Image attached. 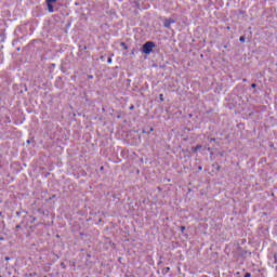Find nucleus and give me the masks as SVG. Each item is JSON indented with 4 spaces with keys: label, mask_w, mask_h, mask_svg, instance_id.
<instances>
[{
    "label": "nucleus",
    "mask_w": 277,
    "mask_h": 277,
    "mask_svg": "<svg viewBox=\"0 0 277 277\" xmlns=\"http://www.w3.org/2000/svg\"><path fill=\"white\" fill-rule=\"evenodd\" d=\"M245 277H252V274L246 273V274H245Z\"/></svg>",
    "instance_id": "f8f14e48"
},
{
    "label": "nucleus",
    "mask_w": 277,
    "mask_h": 277,
    "mask_svg": "<svg viewBox=\"0 0 277 277\" xmlns=\"http://www.w3.org/2000/svg\"><path fill=\"white\" fill-rule=\"evenodd\" d=\"M200 148H202V145L198 144L195 147H192L193 153H198V150H200Z\"/></svg>",
    "instance_id": "7ed1b4c3"
},
{
    "label": "nucleus",
    "mask_w": 277,
    "mask_h": 277,
    "mask_svg": "<svg viewBox=\"0 0 277 277\" xmlns=\"http://www.w3.org/2000/svg\"><path fill=\"white\" fill-rule=\"evenodd\" d=\"M181 232L185 233V226H181Z\"/></svg>",
    "instance_id": "ddd939ff"
},
{
    "label": "nucleus",
    "mask_w": 277,
    "mask_h": 277,
    "mask_svg": "<svg viewBox=\"0 0 277 277\" xmlns=\"http://www.w3.org/2000/svg\"><path fill=\"white\" fill-rule=\"evenodd\" d=\"M101 170H103V167H101Z\"/></svg>",
    "instance_id": "c756f323"
},
{
    "label": "nucleus",
    "mask_w": 277,
    "mask_h": 277,
    "mask_svg": "<svg viewBox=\"0 0 277 277\" xmlns=\"http://www.w3.org/2000/svg\"><path fill=\"white\" fill-rule=\"evenodd\" d=\"M27 144H31V142H30V141H27Z\"/></svg>",
    "instance_id": "c85d7f7f"
},
{
    "label": "nucleus",
    "mask_w": 277,
    "mask_h": 277,
    "mask_svg": "<svg viewBox=\"0 0 277 277\" xmlns=\"http://www.w3.org/2000/svg\"><path fill=\"white\" fill-rule=\"evenodd\" d=\"M120 47H122V49H124L126 51L129 50V45H127L124 42H121Z\"/></svg>",
    "instance_id": "39448f33"
},
{
    "label": "nucleus",
    "mask_w": 277,
    "mask_h": 277,
    "mask_svg": "<svg viewBox=\"0 0 277 277\" xmlns=\"http://www.w3.org/2000/svg\"><path fill=\"white\" fill-rule=\"evenodd\" d=\"M174 18H166L163 22V27H166V29H170L171 25H174Z\"/></svg>",
    "instance_id": "f03ea898"
},
{
    "label": "nucleus",
    "mask_w": 277,
    "mask_h": 277,
    "mask_svg": "<svg viewBox=\"0 0 277 277\" xmlns=\"http://www.w3.org/2000/svg\"><path fill=\"white\" fill-rule=\"evenodd\" d=\"M215 166H216L217 172H220V170H222V167H220V164H213V168H215Z\"/></svg>",
    "instance_id": "423d86ee"
},
{
    "label": "nucleus",
    "mask_w": 277,
    "mask_h": 277,
    "mask_svg": "<svg viewBox=\"0 0 277 277\" xmlns=\"http://www.w3.org/2000/svg\"><path fill=\"white\" fill-rule=\"evenodd\" d=\"M226 29L230 30V26H227Z\"/></svg>",
    "instance_id": "4be33fe9"
},
{
    "label": "nucleus",
    "mask_w": 277,
    "mask_h": 277,
    "mask_svg": "<svg viewBox=\"0 0 277 277\" xmlns=\"http://www.w3.org/2000/svg\"><path fill=\"white\" fill-rule=\"evenodd\" d=\"M31 219V224H34V222H36V217L35 216H30Z\"/></svg>",
    "instance_id": "9b49d317"
},
{
    "label": "nucleus",
    "mask_w": 277,
    "mask_h": 277,
    "mask_svg": "<svg viewBox=\"0 0 277 277\" xmlns=\"http://www.w3.org/2000/svg\"><path fill=\"white\" fill-rule=\"evenodd\" d=\"M5 261H10V258H5Z\"/></svg>",
    "instance_id": "cd10ccee"
},
{
    "label": "nucleus",
    "mask_w": 277,
    "mask_h": 277,
    "mask_svg": "<svg viewBox=\"0 0 277 277\" xmlns=\"http://www.w3.org/2000/svg\"><path fill=\"white\" fill-rule=\"evenodd\" d=\"M18 228H21V224H17V225L15 226V229H16V230H18Z\"/></svg>",
    "instance_id": "2eb2a0df"
},
{
    "label": "nucleus",
    "mask_w": 277,
    "mask_h": 277,
    "mask_svg": "<svg viewBox=\"0 0 277 277\" xmlns=\"http://www.w3.org/2000/svg\"><path fill=\"white\" fill-rule=\"evenodd\" d=\"M130 109H131V110L135 109V106L131 105V106H130Z\"/></svg>",
    "instance_id": "a211bd4d"
},
{
    "label": "nucleus",
    "mask_w": 277,
    "mask_h": 277,
    "mask_svg": "<svg viewBox=\"0 0 277 277\" xmlns=\"http://www.w3.org/2000/svg\"><path fill=\"white\" fill-rule=\"evenodd\" d=\"M216 140L215 138H210V142H215Z\"/></svg>",
    "instance_id": "aec40b11"
},
{
    "label": "nucleus",
    "mask_w": 277,
    "mask_h": 277,
    "mask_svg": "<svg viewBox=\"0 0 277 277\" xmlns=\"http://www.w3.org/2000/svg\"><path fill=\"white\" fill-rule=\"evenodd\" d=\"M242 81L246 82V81H248V79L245 78V79H242Z\"/></svg>",
    "instance_id": "5701e85b"
},
{
    "label": "nucleus",
    "mask_w": 277,
    "mask_h": 277,
    "mask_svg": "<svg viewBox=\"0 0 277 277\" xmlns=\"http://www.w3.org/2000/svg\"><path fill=\"white\" fill-rule=\"evenodd\" d=\"M198 170H202V167H198Z\"/></svg>",
    "instance_id": "a878e982"
},
{
    "label": "nucleus",
    "mask_w": 277,
    "mask_h": 277,
    "mask_svg": "<svg viewBox=\"0 0 277 277\" xmlns=\"http://www.w3.org/2000/svg\"><path fill=\"white\" fill-rule=\"evenodd\" d=\"M88 79H94V76L88 75Z\"/></svg>",
    "instance_id": "4468645a"
},
{
    "label": "nucleus",
    "mask_w": 277,
    "mask_h": 277,
    "mask_svg": "<svg viewBox=\"0 0 277 277\" xmlns=\"http://www.w3.org/2000/svg\"><path fill=\"white\" fill-rule=\"evenodd\" d=\"M239 40H240V42H246V37H245V36H241V37L239 38Z\"/></svg>",
    "instance_id": "6e6552de"
},
{
    "label": "nucleus",
    "mask_w": 277,
    "mask_h": 277,
    "mask_svg": "<svg viewBox=\"0 0 277 277\" xmlns=\"http://www.w3.org/2000/svg\"><path fill=\"white\" fill-rule=\"evenodd\" d=\"M16 215H21V212H16Z\"/></svg>",
    "instance_id": "bb28decb"
},
{
    "label": "nucleus",
    "mask_w": 277,
    "mask_h": 277,
    "mask_svg": "<svg viewBox=\"0 0 277 277\" xmlns=\"http://www.w3.org/2000/svg\"><path fill=\"white\" fill-rule=\"evenodd\" d=\"M159 98H160V103H163V94H160Z\"/></svg>",
    "instance_id": "9d476101"
},
{
    "label": "nucleus",
    "mask_w": 277,
    "mask_h": 277,
    "mask_svg": "<svg viewBox=\"0 0 277 277\" xmlns=\"http://www.w3.org/2000/svg\"><path fill=\"white\" fill-rule=\"evenodd\" d=\"M251 88H256V83H252V84H251Z\"/></svg>",
    "instance_id": "f3484780"
},
{
    "label": "nucleus",
    "mask_w": 277,
    "mask_h": 277,
    "mask_svg": "<svg viewBox=\"0 0 277 277\" xmlns=\"http://www.w3.org/2000/svg\"><path fill=\"white\" fill-rule=\"evenodd\" d=\"M207 148V150H211V147H206Z\"/></svg>",
    "instance_id": "b1692460"
},
{
    "label": "nucleus",
    "mask_w": 277,
    "mask_h": 277,
    "mask_svg": "<svg viewBox=\"0 0 277 277\" xmlns=\"http://www.w3.org/2000/svg\"><path fill=\"white\" fill-rule=\"evenodd\" d=\"M166 269V272H170V267H167V268H164Z\"/></svg>",
    "instance_id": "412c9836"
},
{
    "label": "nucleus",
    "mask_w": 277,
    "mask_h": 277,
    "mask_svg": "<svg viewBox=\"0 0 277 277\" xmlns=\"http://www.w3.org/2000/svg\"><path fill=\"white\" fill-rule=\"evenodd\" d=\"M275 261H276V255H275Z\"/></svg>",
    "instance_id": "2f4dec72"
},
{
    "label": "nucleus",
    "mask_w": 277,
    "mask_h": 277,
    "mask_svg": "<svg viewBox=\"0 0 277 277\" xmlns=\"http://www.w3.org/2000/svg\"><path fill=\"white\" fill-rule=\"evenodd\" d=\"M224 49H228V45H224Z\"/></svg>",
    "instance_id": "393cba45"
},
{
    "label": "nucleus",
    "mask_w": 277,
    "mask_h": 277,
    "mask_svg": "<svg viewBox=\"0 0 277 277\" xmlns=\"http://www.w3.org/2000/svg\"><path fill=\"white\" fill-rule=\"evenodd\" d=\"M101 170H103V167H101Z\"/></svg>",
    "instance_id": "7c9ffc66"
},
{
    "label": "nucleus",
    "mask_w": 277,
    "mask_h": 277,
    "mask_svg": "<svg viewBox=\"0 0 277 277\" xmlns=\"http://www.w3.org/2000/svg\"><path fill=\"white\" fill-rule=\"evenodd\" d=\"M56 1L57 0H45L47 3H51V4L55 3Z\"/></svg>",
    "instance_id": "0eeeda50"
},
{
    "label": "nucleus",
    "mask_w": 277,
    "mask_h": 277,
    "mask_svg": "<svg viewBox=\"0 0 277 277\" xmlns=\"http://www.w3.org/2000/svg\"><path fill=\"white\" fill-rule=\"evenodd\" d=\"M0 277H3V276L0 275Z\"/></svg>",
    "instance_id": "473e14b6"
},
{
    "label": "nucleus",
    "mask_w": 277,
    "mask_h": 277,
    "mask_svg": "<svg viewBox=\"0 0 277 277\" xmlns=\"http://www.w3.org/2000/svg\"><path fill=\"white\" fill-rule=\"evenodd\" d=\"M157 47L154 41H147L142 45V53L145 55H150L153 53V50Z\"/></svg>",
    "instance_id": "f257e3e1"
},
{
    "label": "nucleus",
    "mask_w": 277,
    "mask_h": 277,
    "mask_svg": "<svg viewBox=\"0 0 277 277\" xmlns=\"http://www.w3.org/2000/svg\"><path fill=\"white\" fill-rule=\"evenodd\" d=\"M107 63H108V64H111V57H109V58L107 60Z\"/></svg>",
    "instance_id": "dca6fc26"
},
{
    "label": "nucleus",
    "mask_w": 277,
    "mask_h": 277,
    "mask_svg": "<svg viewBox=\"0 0 277 277\" xmlns=\"http://www.w3.org/2000/svg\"><path fill=\"white\" fill-rule=\"evenodd\" d=\"M47 5H48V11H49L50 13L55 12V9L53 8V4L47 3Z\"/></svg>",
    "instance_id": "20e7f679"
},
{
    "label": "nucleus",
    "mask_w": 277,
    "mask_h": 277,
    "mask_svg": "<svg viewBox=\"0 0 277 277\" xmlns=\"http://www.w3.org/2000/svg\"><path fill=\"white\" fill-rule=\"evenodd\" d=\"M61 267H62L63 269H66V264H65L64 262H62V263H61Z\"/></svg>",
    "instance_id": "1a4fd4ad"
},
{
    "label": "nucleus",
    "mask_w": 277,
    "mask_h": 277,
    "mask_svg": "<svg viewBox=\"0 0 277 277\" xmlns=\"http://www.w3.org/2000/svg\"><path fill=\"white\" fill-rule=\"evenodd\" d=\"M131 53H132V55H135V49H133Z\"/></svg>",
    "instance_id": "6ab92c4d"
}]
</instances>
